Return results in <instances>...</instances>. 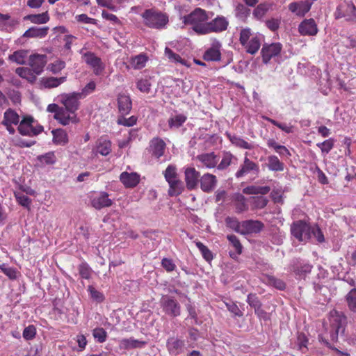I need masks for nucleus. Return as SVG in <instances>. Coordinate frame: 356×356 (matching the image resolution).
Returning a JSON list of instances; mask_svg holds the SVG:
<instances>
[{
  "label": "nucleus",
  "mask_w": 356,
  "mask_h": 356,
  "mask_svg": "<svg viewBox=\"0 0 356 356\" xmlns=\"http://www.w3.org/2000/svg\"><path fill=\"white\" fill-rule=\"evenodd\" d=\"M292 235L299 241H307L315 238L318 242L324 241V236L318 225H310L302 220H298L291 225Z\"/></svg>",
  "instance_id": "obj_1"
},
{
  "label": "nucleus",
  "mask_w": 356,
  "mask_h": 356,
  "mask_svg": "<svg viewBox=\"0 0 356 356\" xmlns=\"http://www.w3.org/2000/svg\"><path fill=\"white\" fill-rule=\"evenodd\" d=\"M141 17L144 24L153 29L161 30L165 29L169 22V18L166 13L154 8L145 10L141 14Z\"/></svg>",
  "instance_id": "obj_2"
},
{
  "label": "nucleus",
  "mask_w": 356,
  "mask_h": 356,
  "mask_svg": "<svg viewBox=\"0 0 356 356\" xmlns=\"http://www.w3.org/2000/svg\"><path fill=\"white\" fill-rule=\"evenodd\" d=\"M185 24H190L198 34H207L206 26L209 19L206 11L202 8H195L190 14L182 17Z\"/></svg>",
  "instance_id": "obj_3"
},
{
  "label": "nucleus",
  "mask_w": 356,
  "mask_h": 356,
  "mask_svg": "<svg viewBox=\"0 0 356 356\" xmlns=\"http://www.w3.org/2000/svg\"><path fill=\"white\" fill-rule=\"evenodd\" d=\"M328 320L331 329V339L332 341L337 340L339 334L344 331L346 318L342 313L332 310L330 312Z\"/></svg>",
  "instance_id": "obj_4"
},
{
  "label": "nucleus",
  "mask_w": 356,
  "mask_h": 356,
  "mask_svg": "<svg viewBox=\"0 0 356 356\" xmlns=\"http://www.w3.org/2000/svg\"><path fill=\"white\" fill-rule=\"evenodd\" d=\"M79 54L81 55L83 60L92 69L95 75H99L102 73L105 65L99 57L97 56L93 52L87 51L85 47L79 51Z\"/></svg>",
  "instance_id": "obj_5"
},
{
  "label": "nucleus",
  "mask_w": 356,
  "mask_h": 356,
  "mask_svg": "<svg viewBox=\"0 0 356 356\" xmlns=\"http://www.w3.org/2000/svg\"><path fill=\"white\" fill-rule=\"evenodd\" d=\"M34 119L31 116L25 117L20 122L18 131L23 136H36L43 131L41 125H33Z\"/></svg>",
  "instance_id": "obj_6"
},
{
  "label": "nucleus",
  "mask_w": 356,
  "mask_h": 356,
  "mask_svg": "<svg viewBox=\"0 0 356 356\" xmlns=\"http://www.w3.org/2000/svg\"><path fill=\"white\" fill-rule=\"evenodd\" d=\"M82 99L78 92L64 93L58 96V100L65 106L64 108L76 113L79 107V99Z\"/></svg>",
  "instance_id": "obj_7"
},
{
  "label": "nucleus",
  "mask_w": 356,
  "mask_h": 356,
  "mask_svg": "<svg viewBox=\"0 0 356 356\" xmlns=\"http://www.w3.org/2000/svg\"><path fill=\"white\" fill-rule=\"evenodd\" d=\"M335 17L336 18L344 17L347 21L356 20V8L353 3L344 1L337 7Z\"/></svg>",
  "instance_id": "obj_8"
},
{
  "label": "nucleus",
  "mask_w": 356,
  "mask_h": 356,
  "mask_svg": "<svg viewBox=\"0 0 356 356\" xmlns=\"http://www.w3.org/2000/svg\"><path fill=\"white\" fill-rule=\"evenodd\" d=\"M160 302L163 309L168 315L172 316L180 315V305L174 298L168 296H163Z\"/></svg>",
  "instance_id": "obj_9"
},
{
  "label": "nucleus",
  "mask_w": 356,
  "mask_h": 356,
  "mask_svg": "<svg viewBox=\"0 0 356 356\" xmlns=\"http://www.w3.org/2000/svg\"><path fill=\"white\" fill-rule=\"evenodd\" d=\"M90 199L91 205L98 210L108 207L113 204L112 200L108 197V194L105 192L94 193L90 196Z\"/></svg>",
  "instance_id": "obj_10"
},
{
  "label": "nucleus",
  "mask_w": 356,
  "mask_h": 356,
  "mask_svg": "<svg viewBox=\"0 0 356 356\" xmlns=\"http://www.w3.org/2000/svg\"><path fill=\"white\" fill-rule=\"evenodd\" d=\"M247 154L248 153H245L243 163L241 165L239 169L235 174L236 178L243 177L251 172L257 174L259 171V165L248 159Z\"/></svg>",
  "instance_id": "obj_11"
},
{
  "label": "nucleus",
  "mask_w": 356,
  "mask_h": 356,
  "mask_svg": "<svg viewBox=\"0 0 356 356\" xmlns=\"http://www.w3.org/2000/svg\"><path fill=\"white\" fill-rule=\"evenodd\" d=\"M282 50V44L279 42L265 44L261 49L262 60L265 64L269 63L271 58L277 56Z\"/></svg>",
  "instance_id": "obj_12"
},
{
  "label": "nucleus",
  "mask_w": 356,
  "mask_h": 356,
  "mask_svg": "<svg viewBox=\"0 0 356 356\" xmlns=\"http://www.w3.org/2000/svg\"><path fill=\"white\" fill-rule=\"evenodd\" d=\"M221 43L214 40L209 48H208L203 55V58L206 61L216 62L221 59Z\"/></svg>",
  "instance_id": "obj_13"
},
{
  "label": "nucleus",
  "mask_w": 356,
  "mask_h": 356,
  "mask_svg": "<svg viewBox=\"0 0 356 356\" xmlns=\"http://www.w3.org/2000/svg\"><path fill=\"white\" fill-rule=\"evenodd\" d=\"M54 118L62 125L66 126L70 124H76L79 119L76 113H72L67 109L62 107L58 113L54 115Z\"/></svg>",
  "instance_id": "obj_14"
},
{
  "label": "nucleus",
  "mask_w": 356,
  "mask_h": 356,
  "mask_svg": "<svg viewBox=\"0 0 356 356\" xmlns=\"http://www.w3.org/2000/svg\"><path fill=\"white\" fill-rule=\"evenodd\" d=\"M241 227V234L246 235L259 233L263 229L264 225L259 220H248L242 221Z\"/></svg>",
  "instance_id": "obj_15"
},
{
  "label": "nucleus",
  "mask_w": 356,
  "mask_h": 356,
  "mask_svg": "<svg viewBox=\"0 0 356 356\" xmlns=\"http://www.w3.org/2000/svg\"><path fill=\"white\" fill-rule=\"evenodd\" d=\"M46 63V56L40 54L31 55L30 56L29 60V66L37 75H39L42 73Z\"/></svg>",
  "instance_id": "obj_16"
},
{
  "label": "nucleus",
  "mask_w": 356,
  "mask_h": 356,
  "mask_svg": "<svg viewBox=\"0 0 356 356\" xmlns=\"http://www.w3.org/2000/svg\"><path fill=\"white\" fill-rule=\"evenodd\" d=\"M228 21L225 17L218 16L206 26L207 34L211 32H221L227 29Z\"/></svg>",
  "instance_id": "obj_17"
},
{
  "label": "nucleus",
  "mask_w": 356,
  "mask_h": 356,
  "mask_svg": "<svg viewBox=\"0 0 356 356\" xmlns=\"http://www.w3.org/2000/svg\"><path fill=\"white\" fill-rule=\"evenodd\" d=\"M318 31L317 24L313 19L303 20L298 26V31L302 35L314 36Z\"/></svg>",
  "instance_id": "obj_18"
},
{
  "label": "nucleus",
  "mask_w": 356,
  "mask_h": 356,
  "mask_svg": "<svg viewBox=\"0 0 356 356\" xmlns=\"http://www.w3.org/2000/svg\"><path fill=\"white\" fill-rule=\"evenodd\" d=\"M312 3L308 1H300L291 3L289 5V10L297 16L303 17L311 9Z\"/></svg>",
  "instance_id": "obj_19"
},
{
  "label": "nucleus",
  "mask_w": 356,
  "mask_h": 356,
  "mask_svg": "<svg viewBox=\"0 0 356 356\" xmlns=\"http://www.w3.org/2000/svg\"><path fill=\"white\" fill-rule=\"evenodd\" d=\"M184 175L188 189L192 190L195 188L197 184L200 173L194 168H186Z\"/></svg>",
  "instance_id": "obj_20"
},
{
  "label": "nucleus",
  "mask_w": 356,
  "mask_h": 356,
  "mask_svg": "<svg viewBox=\"0 0 356 356\" xmlns=\"http://www.w3.org/2000/svg\"><path fill=\"white\" fill-rule=\"evenodd\" d=\"M185 341L184 340L171 337L167 341V348L170 354L179 355L184 352Z\"/></svg>",
  "instance_id": "obj_21"
},
{
  "label": "nucleus",
  "mask_w": 356,
  "mask_h": 356,
  "mask_svg": "<svg viewBox=\"0 0 356 356\" xmlns=\"http://www.w3.org/2000/svg\"><path fill=\"white\" fill-rule=\"evenodd\" d=\"M120 180L126 188H133L139 183L140 176L136 172H123L120 176Z\"/></svg>",
  "instance_id": "obj_22"
},
{
  "label": "nucleus",
  "mask_w": 356,
  "mask_h": 356,
  "mask_svg": "<svg viewBox=\"0 0 356 356\" xmlns=\"http://www.w3.org/2000/svg\"><path fill=\"white\" fill-rule=\"evenodd\" d=\"M118 105L119 112L122 115L129 114L132 108L130 97L124 93L119 94L118 96Z\"/></svg>",
  "instance_id": "obj_23"
},
{
  "label": "nucleus",
  "mask_w": 356,
  "mask_h": 356,
  "mask_svg": "<svg viewBox=\"0 0 356 356\" xmlns=\"http://www.w3.org/2000/svg\"><path fill=\"white\" fill-rule=\"evenodd\" d=\"M200 181L201 189L207 193L212 191L217 184L216 177L209 173L204 174Z\"/></svg>",
  "instance_id": "obj_24"
},
{
  "label": "nucleus",
  "mask_w": 356,
  "mask_h": 356,
  "mask_svg": "<svg viewBox=\"0 0 356 356\" xmlns=\"http://www.w3.org/2000/svg\"><path fill=\"white\" fill-rule=\"evenodd\" d=\"M150 151L152 154L157 159L163 155L165 143L160 138H154L150 142Z\"/></svg>",
  "instance_id": "obj_25"
},
{
  "label": "nucleus",
  "mask_w": 356,
  "mask_h": 356,
  "mask_svg": "<svg viewBox=\"0 0 356 356\" xmlns=\"http://www.w3.org/2000/svg\"><path fill=\"white\" fill-rule=\"evenodd\" d=\"M95 151L102 156H107L111 152V142L106 137H101L96 142Z\"/></svg>",
  "instance_id": "obj_26"
},
{
  "label": "nucleus",
  "mask_w": 356,
  "mask_h": 356,
  "mask_svg": "<svg viewBox=\"0 0 356 356\" xmlns=\"http://www.w3.org/2000/svg\"><path fill=\"white\" fill-rule=\"evenodd\" d=\"M197 159L202 165L207 168H213L216 166L218 160L213 152L205 153L198 155Z\"/></svg>",
  "instance_id": "obj_27"
},
{
  "label": "nucleus",
  "mask_w": 356,
  "mask_h": 356,
  "mask_svg": "<svg viewBox=\"0 0 356 356\" xmlns=\"http://www.w3.org/2000/svg\"><path fill=\"white\" fill-rule=\"evenodd\" d=\"M19 115L12 108L7 109L3 114V120L1 122L3 125L14 124L17 125L19 122Z\"/></svg>",
  "instance_id": "obj_28"
},
{
  "label": "nucleus",
  "mask_w": 356,
  "mask_h": 356,
  "mask_svg": "<svg viewBox=\"0 0 356 356\" xmlns=\"http://www.w3.org/2000/svg\"><path fill=\"white\" fill-rule=\"evenodd\" d=\"M169 185L168 195L171 197L180 195L184 190V183L179 179L168 182Z\"/></svg>",
  "instance_id": "obj_29"
},
{
  "label": "nucleus",
  "mask_w": 356,
  "mask_h": 356,
  "mask_svg": "<svg viewBox=\"0 0 356 356\" xmlns=\"http://www.w3.org/2000/svg\"><path fill=\"white\" fill-rule=\"evenodd\" d=\"M226 136L232 144L237 147L245 149H252L253 148L251 144L238 136L232 135L228 132L226 133Z\"/></svg>",
  "instance_id": "obj_30"
},
{
  "label": "nucleus",
  "mask_w": 356,
  "mask_h": 356,
  "mask_svg": "<svg viewBox=\"0 0 356 356\" xmlns=\"http://www.w3.org/2000/svg\"><path fill=\"white\" fill-rule=\"evenodd\" d=\"M232 200L236 208V213H242L248 209V205L246 202V198L240 193H236L233 195Z\"/></svg>",
  "instance_id": "obj_31"
},
{
  "label": "nucleus",
  "mask_w": 356,
  "mask_h": 356,
  "mask_svg": "<svg viewBox=\"0 0 356 356\" xmlns=\"http://www.w3.org/2000/svg\"><path fill=\"white\" fill-rule=\"evenodd\" d=\"M48 27L33 26L25 31L23 36L26 38H44L48 32Z\"/></svg>",
  "instance_id": "obj_32"
},
{
  "label": "nucleus",
  "mask_w": 356,
  "mask_h": 356,
  "mask_svg": "<svg viewBox=\"0 0 356 356\" xmlns=\"http://www.w3.org/2000/svg\"><path fill=\"white\" fill-rule=\"evenodd\" d=\"M16 74H17L20 77L26 79L29 82H34L36 80V76H38L35 72L31 70V68L27 67H17L15 70Z\"/></svg>",
  "instance_id": "obj_33"
},
{
  "label": "nucleus",
  "mask_w": 356,
  "mask_h": 356,
  "mask_svg": "<svg viewBox=\"0 0 356 356\" xmlns=\"http://www.w3.org/2000/svg\"><path fill=\"white\" fill-rule=\"evenodd\" d=\"M165 55L171 62L175 63H180L181 65L186 66L187 67H189L191 66V64L188 60L181 58L179 54H175V52H173L172 49H170L168 47H165Z\"/></svg>",
  "instance_id": "obj_34"
},
{
  "label": "nucleus",
  "mask_w": 356,
  "mask_h": 356,
  "mask_svg": "<svg viewBox=\"0 0 356 356\" xmlns=\"http://www.w3.org/2000/svg\"><path fill=\"white\" fill-rule=\"evenodd\" d=\"M53 142L58 145H65L68 142L67 134L61 129L52 131Z\"/></svg>",
  "instance_id": "obj_35"
},
{
  "label": "nucleus",
  "mask_w": 356,
  "mask_h": 356,
  "mask_svg": "<svg viewBox=\"0 0 356 356\" xmlns=\"http://www.w3.org/2000/svg\"><path fill=\"white\" fill-rule=\"evenodd\" d=\"M261 46L260 38L257 35L252 36L251 39L243 47L250 54H254L258 51Z\"/></svg>",
  "instance_id": "obj_36"
},
{
  "label": "nucleus",
  "mask_w": 356,
  "mask_h": 356,
  "mask_svg": "<svg viewBox=\"0 0 356 356\" xmlns=\"http://www.w3.org/2000/svg\"><path fill=\"white\" fill-rule=\"evenodd\" d=\"M269 186H250L243 189V193L248 195H266L269 193Z\"/></svg>",
  "instance_id": "obj_37"
},
{
  "label": "nucleus",
  "mask_w": 356,
  "mask_h": 356,
  "mask_svg": "<svg viewBox=\"0 0 356 356\" xmlns=\"http://www.w3.org/2000/svg\"><path fill=\"white\" fill-rule=\"evenodd\" d=\"M29 51L27 50H18L10 54L8 57L9 60L19 65L25 63L28 57Z\"/></svg>",
  "instance_id": "obj_38"
},
{
  "label": "nucleus",
  "mask_w": 356,
  "mask_h": 356,
  "mask_svg": "<svg viewBox=\"0 0 356 356\" xmlns=\"http://www.w3.org/2000/svg\"><path fill=\"white\" fill-rule=\"evenodd\" d=\"M268 168L271 171H282L284 163L280 161L277 156L270 155L268 157Z\"/></svg>",
  "instance_id": "obj_39"
},
{
  "label": "nucleus",
  "mask_w": 356,
  "mask_h": 356,
  "mask_svg": "<svg viewBox=\"0 0 356 356\" xmlns=\"http://www.w3.org/2000/svg\"><path fill=\"white\" fill-rule=\"evenodd\" d=\"M147 61V57L145 54H139L131 59L130 65L135 70L143 68Z\"/></svg>",
  "instance_id": "obj_40"
},
{
  "label": "nucleus",
  "mask_w": 356,
  "mask_h": 356,
  "mask_svg": "<svg viewBox=\"0 0 356 356\" xmlns=\"http://www.w3.org/2000/svg\"><path fill=\"white\" fill-rule=\"evenodd\" d=\"M66 80V77L62 76L60 78L49 77L42 79V84L45 88H56L64 83Z\"/></svg>",
  "instance_id": "obj_41"
},
{
  "label": "nucleus",
  "mask_w": 356,
  "mask_h": 356,
  "mask_svg": "<svg viewBox=\"0 0 356 356\" xmlns=\"http://www.w3.org/2000/svg\"><path fill=\"white\" fill-rule=\"evenodd\" d=\"M24 19H29L34 24H44L49 20V17L47 12H44L40 14L27 15Z\"/></svg>",
  "instance_id": "obj_42"
},
{
  "label": "nucleus",
  "mask_w": 356,
  "mask_h": 356,
  "mask_svg": "<svg viewBox=\"0 0 356 356\" xmlns=\"http://www.w3.org/2000/svg\"><path fill=\"white\" fill-rule=\"evenodd\" d=\"M165 179L167 182L179 179L177 169L175 165H169L163 172Z\"/></svg>",
  "instance_id": "obj_43"
},
{
  "label": "nucleus",
  "mask_w": 356,
  "mask_h": 356,
  "mask_svg": "<svg viewBox=\"0 0 356 356\" xmlns=\"http://www.w3.org/2000/svg\"><path fill=\"white\" fill-rule=\"evenodd\" d=\"M186 116L184 114H177L169 119L168 124L170 128H178L186 122Z\"/></svg>",
  "instance_id": "obj_44"
},
{
  "label": "nucleus",
  "mask_w": 356,
  "mask_h": 356,
  "mask_svg": "<svg viewBox=\"0 0 356 356\" xmlns=\"http://www.w3.org/2000/svg\"><path fill=\"white\" fill-rule=\"evenodd\" d=\"M225 223L228 227L241 234L242 222H239L236 218L227 217L225 219Z\"/></svg>",
  "instance_id": "obj_45"
},
{
  "label": "nucleus",
  "mask_w": 356,
  "mask_h": 356,
  "mask_svg": "<svg viewBox=\"0 0 356 356\" xmlns=\"http://www.w3.org/2000/svg\"><path fill=\"white\" fill-rule=\"evenodd\" d=\"M233 159H236L235 156L231 154L230 152H224L222 155V160L220 163L218 165V170H224L226 169L228 166H229L232 162Z\"/></svg>",
  "instance_id": "obj_46"
},
{
  "label": "nucleus",
  "mask_w": 356,
  "mask_h": 356,
  "mask_svg": "<svg viewBox=\"0 0 356 356\" xmlns=\"http://www.w3.org/2000/svg\"><path fill=\"white\" fill-rule=\"evenodd\" d=\"M88 292L89 293L90 298L97 302H102L105 297L104 294L99 291L97 290L93 286L89 285L88 286Z\"/></svg>",
  "instance_id": "obj_47"
},
{
  "label": "nucleus",
  "mask_w": 356,
  "mask_h": 356,
  "mask_svg": "<svg viewBox=\"0 0 356 356\" xmlns=\"http://www.w3.org/2000/svg\"><path fill=\"white\" fill-rule=\"evenodd\" d=\"M195 243L196 247L200 251L204 259L207 261H211L213 258L211 251L206 245H204L202 242L195 241Z\"/></svg>",
  "instance_id": "obj_48"
},
{
  "label": "nucleus",
  "mask_w": 356,
  "mask_h": 356,
  "mask_svg": "<svg viewBox=\"0 0 356 356\" xmlns=\"http://www.w3.org/2000/svg\"><path fill=\"white\" fill-rule=\"evenodd\" d=\"M316 145L321 149L323 154H327L334 147V139L330 138L322 143H317Z\"/></svg>",
  "instance_id": "obj_49"
},
{
  "label": "nucleus",
  "mask_w": 356,
  "mask_h": 356,
  "mask_svg": "<svg viewBox=\"0 0 356 356\" xmlns=\"http://www.w3.org/2000/svg\"><path fill=\"white\" fill-rule=\"evenodd\" d=\"M137 88L143 93H149L151 90L150 79L147 78L138 79L136 83Z\"/></svg>",
  "instance_id": "obj_50"
},
{
  "label": "nucleus",
  "mask_w": 356,
  "mask_h": 356,
  "mask_svg": "<svg viewBox=\"0 0 356 356\" xmlns=\"http://www.w3.org/2000/svg\"><path fill=\"white\" fill-rule=\"evenodd\" d=\"M15 197L17 202L24 207L29 209L31 200L21 192L15 193Z\"/></svg>",
  "instance_id": "obj_51"
},
{
  "label": "nucleus",
  "mask_w": 356,
  "mask_h": 356,
  "mask_svg": "<svg viewBox=\"0 0 356 356\" xmlns=\"http://www.w3.org/2000/svg\"><path fill=\"white\" fill-rule=\"evenodd\" d=\"M79 272L82 278L88 280L91 277L92 270L88 264L82 263L79 266Z\"/></svg>",
  "instance_id": "obj_52"
},
{
  "label": "nucleus",
  "mask_w": 356,
  "mask_h": 356,
  "mask_svg": "<svg viewBox=\"0 0 356 356\" xmlns=\"http://www.w3.org/2000/svg\"><path fill=\"white\" fill-rule=\"evenodd\" d=\"M348 307L353 312H356V289H352L346 296Z\"/></svg>",
  "instance_id": "obj_53"
},
{
  "label": "nucleus",
  "mask_w": 356,
  "mask_h": 356,
  "mask_svg": "<svg viewBox=\"0 0 356 356\" xmlns=\"http://www.w3.org/2000/svg\"><path fill=\"white\" fill-rule=\"evenodd\" d=\"M1 270L11 280H15L17 277V271L15 268L8 266L6 264L0 265Z\"/></svg>",
  "instance_id": "obj_54"
},
{
  "label": "nucleus",
  "mask_w": 356,
  "mask_h": 356,
  "mask_svg": "<svg viewBox=\"0 0 356 356\" xmlns=\"http://www.w3.org/2000/svg\"><path fill=\"white\" fill-rule=\"evenodd\" d=\"M124 0H97V2L103 7H106L113 11H116L118 8L115 5V3H121Z\"/></svg>",
  "instance_id": "obj_55"
},
{
  "label": "nucleus",
  "mask_w": 356,
  "mask_h": 356,
  "mask_svg": "<svg viewBox=\"0 0 356 356\" xmlns=\"http://www.w3.org/2000/svg\"><path fill=\"white\" fill-rule=\"evenodd\" d=\"M92 335L94 338L99 343L104 342L107 337L106 332L101 327L94 329Z\"/></svg>",
  "instance_id": "obj_56"
},
{
  "label": "nucleus",
  "mask_w": 356,
  "mask_h": 356,
  "mask_svg": "<svg viewBox=\"0 0 356 356\" xmlns=\"http://www.w3.org/2000/svg\"><path fill=\"white\" fill-rule=\"evenodd\" d=\"M96 88V83L95 81H90L81 90V92H79V96L83 99L88 96V95L92 93Z\"/></svg>",
  "instance_id": "obj_57"
},
{
  "label": "nucleus",
  "mask_w": 356,
  "mask_h": 356,
  "mask_svg": "<svg viewBox=\"0 0 356 356\" xmlns=\"http://www.w3.org/2000/svg\"><path fill=\"white\" fill-rule=\"evenodd\" d=\"M122 343L127 348H138L145 345V342L132 338L124 339Z\"/></svg>",
  "instance_id": "obj_58"
},
{
  "label": "nucleus",
  "mask_w": 356,
  "mask_h": 356,
  "mask_svg": "<svg viewBox=\"0 0 356 356\" xmlns=\"http://www.w3.org/2000/svg\"><path fill=\"white\" fill-rule=\"evenodd\" d=\"M252 36L253 35L250 29L245 28L241 29L240 32L239 40L242 46L245 45L247 43V42H248L251 39Z\"/></svg>",
  "instance_id": "obj_59"
},
{
  "label": "nucleus",
  "mask_w": 356,
  "mask_h": 356,
  "mask_svg": "<svg viewBox=\"0 0 356 356\" xmlns=\"http://www.w3.org/2000/svg\"><path fill=\"white\" fill-rule=\"evenodd\" d=\"M227 238L232 243L237 254H240L242 252V245L238 238L235 235L230 234L227 236Z\"/></svg>",
  "instance_id": "obj_60"
},
{
  "label": "nucleus",
  "mask_w": 356,
  "mask_h": 356,
  "mask_svg": "<svg viewBox=\"0 0 356 356\" xmlns=\"http://www.w3.org/2000/svg\"><path fill=\"white\" fill-rule=\"evenodd\" d=\"M137 121V118L135 116H131L128 118L120 117L118 119V124L125 127H132Z\"/></svg>",
  "instance_id": "obj_61"
},
{
  "label": "nucleus",
  "mask_w": 356,
  "mask_h": 356,
  "mask_svg": "<svg viewBox=\"0 0 356 356\" xmlns=\"http://www.w3.org/2000/svg\"><path fill=\"white\" fill-rule=\"evenodd\" d=\"M36 334V329L34 325H31L25 327L23 331V337L26 340L33 339Z\"/></svg>",
  "instance_id": "obj_62"
},
{
  "label": "nucleus",
  "mask_w": 356,
  "mask_h": 356,
  "mask_svg": "<svg viewBox=\"0 0 356 356\" xmlns=\"http://www.w3.org/2000/svg\"><path fill=\"white\" fill-rule=\"evenodd\" d=\"M247 302L254 309H258V307H261V303L254 294H249L247 298Z\"/></svg>",
  "instance_id": "obj_63"
},
{
  "label": "nucleus",
  "mask_w": 356,
  "mask_h": 356,
  "mask_svg": "<svg viewBox=\"0 0 356 356\" xmlns=\"http://www.w3.org/2000/svg\"><path fill=\"white\" fill-rule=\"evenodd\" d=\"M312 266L309 264H304L300 267H297L295 269L296 273L300 277L304 276L307 273H309L312 270Z\"/></svg>",
  "instance_id": "obj_64"
}]
</instances>
